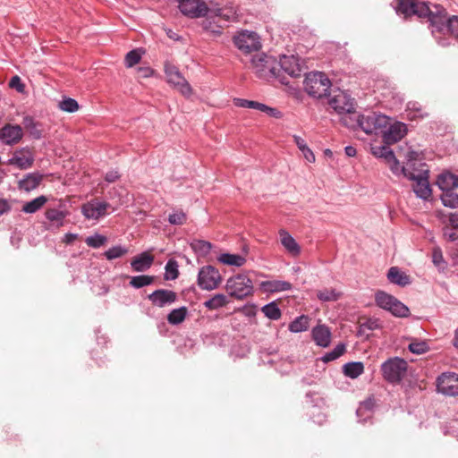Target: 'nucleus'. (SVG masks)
I'll use <instances>...</instances> for the list:
<instances>
[{"label":"nucleus","mask_w":458,"mask_h":458,"mask_svg":"<svg viewBox=\"0 0 458 458\" xmlns=\"http://www.w3.org/2000/svg\"><path fill=\"white\" fill-rule=\"evenodd\" d=\"M408 349L412 353L422 354V353H425L426 352H428V346L425 341H412L409 344Z\"/></svg>","instance_id":"nucleus-50"},{"label":"nucleus","mask_w":458,"mask_h":458,"mask_svg":"<svg viewBox=\"0 0 458 458\" xmlns=\"http://www.w3.org/2000/svg\"><path fill=\"white\" fill-rule=\"evenodd\" d=\"M9 163L16 165L20 169H28L33 165L34 155L30 149L21 148L13 154Z\"/></svg>","instance_id":"nucleus-21"},{"label":"nucleus","mask_w":458,"mask_h":458,"mask_svg":"<svg viewBox=\"0 0 458 458\" xmlns=\"http://www.w3.org/2000/svg\"><path fill=\"white\" fill-rule=\"evenodd\" d=\"M280 242L284 249L293 257L301 253V247L294 238L284 229L279 231Z\"/></svg>","instance_id":"nucleus-23"},{"label":"nucleus","mask_w":458,"mask_h":458,"mask_svg":"<svg viewBox=\"0 0 458 458\" xmlns=\"http://www.w3.org/2000/svg\"><path fill=\"white\" fill-rule=\"evenodd\" d=\"M128 253V250L123 248L122 246H114L110 248L108 250L105 252V256L108 260H112L120 257L124 256Z\"/></svg>","instance_id":"nucleus-49"},{"label":"nucleus","mask_w":458,"mask_h":458,"mask_svg":"<svg viewBox=\"0 0 458 458\" xmlns=\"http://www.w3.org/2000/svg\"><path fill=\"white\" fill-rule=\"evenodd\" d=\"M76 239H77V234H73V233H66V234H65V236H64V242L66 244H71V243H72Z\"/></svg>","instance_id":"nucleus-64"},{"label":"nucleus","mask_w":458,"mask_h":458,"mask_svg":"<svg viewBox=\"0 0 458 458\" xmlns=\"http://www.w3.org/2000/svg\"><path fill=\"white\" fill-rule=\"evenodd\" d=\"M154 260V256L148 252H143L132 259L131 266L136 272H143L148 269Z\"/></svg>","instance_id":"nucleus-25"},{"label":"nucleus","mask_w":458,"mask_h":458,"mask_svg":"<svg viewBox=\"0 0 458 458\" xmlns=\"http://www.w3.org/2000/svg\"><path fill=\"white\" fill-rule=\"evenodd\" d=\"M345 352V345L343 344H337L333 351L327 352L325 354V356L322 358V360L324 362H329L332 360H335L338 359L340 356H342Z\"/></svg>","instance_id":"nucleus-45"},{"label":"nucleus","mask_w":458,"mask_h":458,"mask_svg":"<svg viewBox=\"0 0 458 458\" xmlns=\"http://www.w3.org/2000/svg\"><path fill=\"white\" fill-rule=\"evenodd\" d=\"M233 43L235 47L249 58L252 53L259 52L262 47L259 36L250 30H242L233 36Z\"/></svg>","instance_id":"nucleus-5"},{"label":"nucleus","mask_w":458,"mask_h":458,"mask_svg":"<svg viewBox=\"0 0 458 458\" xmlns=\"http://www.w3.org/2000/svg\"><path fill=\"white\" fill-rule=\"evenodd\" d=\"M165 271L169 276L166 279H176L178 277L179 272L177 269V263L173 260H169L165 265Z\"/></svg>","instance_id":"nucleus-53"},{"label":"nucleus","mask_w":458,"mask_h":458,"mask_svg":"<svg viewBox=\"0 0 458 458\" xmlns=\"http://www.w3.org/2000/svg\"><path fill=\"white\" fill-rule=\"evenodd\" d=\"M22 129H24L30 136L35 140H38L43 135V129L41 123L36 122L30 116H25L22 120Z\"/></svg>","instance_id":"nucleus-28"},{"label":"nucleus","mask_w":458,"mask_h":458,"mask_svg":"<svg viewBox=\"0 0 458 458\" xmlns=\"http://www.w3.org/2000/svg\"><path fill=\"white\" fill-rule=\"evenodd\" d=\"M225 288L230 296L239 300H242L253 293L252 281L246 275L242 274L229 278Z\"/></svg>","instance_id":"nucleus-7"},{"label":"nucleus","mask_w":458,"mask_h":458,"mask_svg":"<svg viewBox=\"0 0 458 458\" xmlns=\"http://www.w3.org/2000/svg\"><path fill=\"white\" fill-rule=\"evenodd\" d=\"M47 201V197L39 196L31 201L25 203L22 207V211L24 213L32 214L39 210Z\"/></svg>","instance_id":"nucleus-34"},{"label":"nucleus","mask_w":458,"mask_h":458,"mask_svg":"<svg viewBox=\"0 0 458 458\" xmlns=\"http://www.w3.org/2000/svg\"><path fill=\"white\" fill-rule=\"evenodd\" d=\"M179 9L185 14L191 17H200L208 15V7L200 4L199 0H179Z\"/></svg>","instance_id":"nucleus-15"},{"label":"nucleus","mask_w":458,"mask_h":458,"mask_svg":"<svg viewBox=\"0 0 458 458\" xmlns=\"http://www.w3.org/2000/svg\"><path fill=\"white\" fill-rule=\"evenodd\" d=\"M407 106H408V109L416 111L418 113V115L420 117H423L424 115L427 114L426 113H424L423 108L417 103L410 102V103H408Z\"/></svg>","instance_id":"nucleus-59"},{"label":"nucleus","mask_w":458,"mask_h":458,"mask_svg":"<svg viewBox=\"0 0 458 458\" xmlns=\"http://www.w3.org/2000/svg\"><path fill=\"white\" fill-rule=\"evenodd\" d=\"M387 278L391 283L401 286L410 284L409 276L396 267H393L388 270Z\"/></svg>","instance_id":"nucleus-29"},{"label":"nucleus","mask_w":458,"mask_h":458,"mask_svg":"<svg viewBox=\"0 0 458 458\" xmlns=\"http://www.w3.org/2000/svg\"><path fill=\"white\" fill-rule=\"evenodd\" d=\"M262 312L270 319L277 320L281 318V310L278 308L277 304L275 302H271L267 305H265L262 308Z\"/></svg>","instance_id":"nucleus-41"},{"label":"nucleus","mask_w":458,"mask_h":458,"mask_svg":"<svg viewBox=\"0 0 458 458\" xmlns=\"http://www.w3.org/2000/svg\"><path fill=\"white\" fill-rule=\"evenodd\" d=\"M59 108L64 112L73 113L79 109L78 102L71 98H64L58 105Z\"/></svg>","instance_id":"nucleus-47"},{"label":"nucleus","mask_w":458,"mask_h":458,"mask_svg":"<svg viewBox=\"0 0 458 458\" xmlns=\"http://www.w3.org/2000/svg\"><path fill=\"white\" fill-rule=\"evenodd\" d=\"M208 18L217 17L220 20L225 21H237L238 13L236 7L233 5H225L224 7H217L213 9H208Z\"/></svg>","instance_id":"nucleus-20"},{"label":"nucleus","mask_w":458,"mask_h":458,"mask_svg":"<svg viewBox=\"0 0 458 458\" xmlns=\"http://www.w3.org/2000/svg\"><path fill=\"white\" fill-rule=\"evenodd\" d=\"M165 72L167 81L173 84L177 89L185 97H190L192 93V89L185 78L181 74L178 68L174 64L165 63Z\"/></svg>","instance_id":"nucleus-12"},{"label":"nucleus","mask_w":458,"mask_h":458,"mask_svg":"<svg viewBox=\"0 0 458 458\" xmlns=\"http://www.w3.org/2000/svg\"><path fill=\"white\" fill-rule=\"evenodd\" d=\"M11 209L9 202L4 199H0V216L8 212Z\"/></svg>","instance_id":"nucleus-60"},{"label":"nucleus","mask_w":458,"mask_h":458,"mask_svg":"<svg viewBox=\"0 0 458 458\" xmlns=\"http://www.w3.org/2000/svg\"><path fill=\"white\" fill-rule=\"evenodd\" d=\"M437 184L444 191L454 190L458 187V176L446 172L438 175Z\"/></svg>","instance_id":"nucleus-27"},{"label":"nucleus","mask_w":458,"mask_h":458,"mask_svg":"<svg viewBox=\"0 0 458 458\" xmlns=\"http://www.w3.org/2000/svg\"><path fill=\"white\" fill-rule=\"evenodd\" d=\"M293 141L299 148V149L302 152L304 157L307 161L312 163L315 161V156L313 152L310 149V148L307 146L305 140L297 135L293 136Z\"/></svg>","instance_id":"nucleus-39"},{"label":"nucleus","mask_w":458,"mask_h":458,"mask_svg":"<svg viewBox=\"0 0 458 458\" xmlns=\"http://www.w3.org/2000/svg\"><path fill=\"white\" fill-rule=\"evenodd\" d=\"M119 178V174L116 171L108 172L106 174V181L108 182H114Z\"/></svg>","instance_id":"nucleus-63"},{"label":"nucleus","mask_w":458,"mask_h":458,"mask_svg":"<svg viewBox=\"0 0 458 458\" xmlns=\"http://www.w3.org/2000/svg\"><path fill=\"white\" fill-rule=\"evenodd\" d=\"M305 91L313 98H321L327 95L331 87L328 77L321 72H312L306 75L304 80Z\"/></svg>","instance_id":"nucleus-4"},{"label":"nucleus","mask_w":458,"mask_h":458,"mask_svg":"<svg viewBox=\"0 0 458 458\" xmlns=\"http://www.w3.org/2000/svg\"><path fill=\"white\" fill-rule=\"evenodd\" d=\"M110 207L108 202L95 198L81 206V213L87 219L98 220L107 215V209Z\"/></svg>","instance_id":"nucleus-13"},{"label":"nucleus","mask_w":458,"mask_h":458,"mask_svg":"<svg viewBox=\"0 0 458 458\" xmlns=\"http://www.w3.org/2000/svg\"><path fill=\"white\" fill-rule=\"evenodd\" d=\"M227 297L225 294L218 293L214 295L211 299L204 302V306L208 310H217L225 306L228 303Z\"/></svg>","instance_id":"nucleus-36"},{"label":"nucleus","mask_w":458,"mask_h":458,"mask_svg":"<svg viewBox=\"0 0 458 458\" xmlns=\"http://www.w3.org/2000/svg\"><path fill=\"white\" fill-rule=\"evenodd\" d=\"M402 171L406 177L415 181L413 191L418 197L428 199L431 196L428 169H422L421 172L417 174L408 172L405 167H403Z\"/></svg>","instance_id":"nucleus-10"},{"label":"nucleus","mask_w":458,"mask_h":458,"mask_svg":"<svg viewBox=\"0 0 458 458\" xmlns=\"http://www.w3.org/2000/svg\"><path fill=\"white\" fill-rule=\"evenodd\" d=\"M191 245L194 250L200 251L202 254L208 253L212 247L210 242L205 241H198Z\"/></svg>","instance_id":"nucleus-54"},{"label":"nucleus","mask_w":458,"mask_h":458,"mask_svg":"<svg viewBox=\"0 0 458 458\" xmlns=\"http://www.w3.org/2000/svg\"><path fill=\"white\" fill-rule=\"evenodd\" d=\"M407 362L401 358H390L381 365L383 377L389 383L397 384L406 375Z\"/></svg>","instance_id":"nucleus-6"},{"label":"nucleus","mask_w":458,"mask_h":458,"mask_svg":"<svg viewBox=\"0 0 458 458\" xmlns=\"http://www.w3.org/2000/svg\"><path fill=\"white\" fill-rule=\"evenodd\" d=\"M154 282V276L142 275L132 276L130 281V284L134 288H141L146 285H149Z\"/></svg>","instance_id":"nucleus-42"},{"label":"nucleus","mask_w":458,"mask_h":458,"mask_svg":"<svg viewBox=\"0 0 458 458\" xmlns=\"http://www.w3.org/2000/svg\"><path fill=\"white\" fill-rule=\"evenodd\" d=\"M66 214L64 212L55 208L47 209L46 211V217L51 222H55L58 227L63 225V220Z\"/></svg>","instance_id":"nucleus-43"},{"label":"nucleus","mask_w":458,"mask_h":458,"mask_svg":"<svg viewBox=\"0 0 458 458\" xmlns=\"http://www.w3.org/2000/svg\"><path fill=\"white\" fill-rule=\"evenodd\" d=\"M23 136L21 125L7 123L0 129V140L6 145L17 144Z\"/></svg>","instance_id":"nucleus-16"},{"label":"nucleus","mask_w":458,"mask_h":458,"mask_svg":"<svg viewBox=\"0 0 458 458\" xmlns=\"http://www.w3.org/2000/svg\"><path fill=\"white\" fill-rule=\"evenodd\" d=\"M9 86L11 88L16 89L17 91H19V92H23V90H24V84L21 83L20 77L17 75L13 76L11 79V81L9 82Z\"/></svg>","instance_id":"nucleus-56"},{"label":"nucleus","mask_w":458,"mask_h":458,"mask_svg":"<svg viewBox=\"0 0 458 458\" xmlns=\"http://www.w3.org/2000/svg\"><path fill=\"white\" fill-rule=\"evenodd\" d=\"M421 152L416 150H409L406 153V158L409 162L419 160L421 158Z\"/></svg>","instance_id":"nucleus-58"},{"label":"nucleus","mask_w":458,"mask_h":458,"mask_svg":"<svg viewBox=\"0 0 458 458\" xmlns=\"http://www.w3.org/2000/svg\"><path fill=\"white\" fill-rule=\"evenodd\" d=\"M342 293L334 288H325L317 292V297L322 301H335Z\"/></svg>","instance_id":"nucleus-37"},{"label":"nucleus","mask_w":458,"mask_h":458,"mask_svg":"<svg viewBox=\"0 0 458 458\" xmlns=\"http://www.w3.org/2000/svg\"><path fill=\"white\" fill-rule=\"evenodd\" d=\"M432 262L439 271H444L446 267L442 250L438 247H435L432 250Z\"/></svg>","instance_id":"nucleus-44"},{"label":"nucleus","mask_w":458,"mask_h":458,"mask_svg":"<svg viewBox=\"0 0 458 458\" xmlns=\"http://www.w3.org/2000/svg\"><path fill=\"white\" fill-rule=\"evenodd\" d=\"M454 230H456V228H453L450 225H445L443 229V233H444L445 238H446L447 240H449L451 242L457 240L458 234L456 233V232Z\"/></svg>","instance_id":"nucleus-55"},{"label":"nucleus","mask_w":458,"mask_h":458,"mask_svg":"<svg viewBox=\"0 0 458 458\" xmlns=\"http://www.w3.org/2000/svg\"><path fill=\"white\" fill-rule=\"evenodd\" d=\"M449 225L453 228L458 229V213H451L449 215Z\"/></svg>","instance_id":"nucleus-61"},{"label":"nucleus","mask_w":458,"mask_h":458,"mask_svg":"<svg viewBox=\"0 0 458 458\" xmlns=\"http://www.w3.org/2000/svg\"><path fill=\"white\" fill-rule=\"evenodd\" d=\"M262 112L267 113L271 117H275V118L282 117V113L278 109L267 106L265 104H264Z\"/></svg>","instance_id":"nucleus-57"},{"label":"nucleus","mask_w":458,"mask_h":458,"mask_svg":"<svg viewBox=\"0 0 458 458\" xmlns=\"http://www.w3.org/2000/svg\"><path fill=\"white\" fill-rule=\"evenodd\" d=\"M234 103L237 106L244 107V108H252L262 112V109L264 107V104L252 101V100H247L242 98H235Z\"/></svg>","instance_id":"nucleus-46"},{"label":"nucleus","mask_w":458,"mask_h":458,"mask_svg":"<svg viewBox=\"0 0 458 458\" xmlns=\"http://www.w3.org/2000/svg\"><path fill=\"white\" fill-rule=\"evenodd\" d=\"M310 318L308 316L301 315L296 318L289 325V330L293 333H300L306 331L309 328Z\"/></svg>","instance_id":"nucleus-35"},{"label":"nucleus","mask_w":458,"mask_h":458,"mask_svg":"<svg viewBox=\"0 0 458 458\" xmlns=\"http://www.w3.org/2000/svg\"><path fill=\"white\" fill-rule=\"evenodd\" d=\"M375 300L377 306L389 310L394 316L403 318L409 315V309L404 304L385 292H377Z\"/></svg>","instance_id":"nucleus-8"},{"label":"nucleus","mask_w":458,"mask_h":458,"mask_svg":"<svg viewBox=\"0 0 458 458\" xmlns=\"http://www.w3.org/2000/svg\"><path fill=\"white\" fill-rule=\"evenodd\" d=\"M187 220L186 214L182 210H177L171 214L168 217V221L171 225H183Z\"/></svg>","instance_id":"nucleus-52"},{"label":"nucleus","mask_w":458,"mask_h":458,"mask_svg":"<svg viewBox=\"0 0 458 458\" xmlns=\"http://www.w3.org/2000/svg\"><path fill=\"white\" fill-rule=\"evenodd\" d=\"M312 338L321 347H327L331 342L330 329L325 325H318L312 329Z\"/></svg>","instance_id":"nucleus-24"},{"label":"nucleus","mask_w":458,"mask_h":458,"mask_svg":"<svg viewBox=\"0 0 458 458\" xmlns=\"http://www.w3.org/2000/svg\"><path fill=\"white\" fill-rule=\"evenodd\" d=\"M395 11L398 14L409 18L416 15L418 18L430 22L431 25L443 24L446 10L440 5L430 7L421 0H397Z\"/></svg>","instance_id":"nucleus-1"},{"label":"nucleus","mask_w":458,"mask_h":458,"mask_svg":"<svg viewBox=\"0 0 458 458\" xmlns=\"http://www.w3.org/2000/svg\"><path fill=\"white\" fill-rule=\"evenodd\" d=\"M353 115L354 118L352 116L343 118L344 123L352 128L359 127L367 134L374 133L389 123V117L381 114L369 113L362 115L355 114Z\"/></svg>","instance_id":"nucleus-2"},{"label":"nucleus","mask_w":458,"mask_h":458,"mask_svg":"<svg viewBox=\"0 0 458 458\" xmlns=\"http://www.w3.org/2000/svg\"><path fill=\"white\" fill-rule=\"evenodd\" d=\"M152 70L149 67H140L138 69V73L140 77L148 78L152 74Z\"/></svg>","instance_id":"nucleus-62"},{"label":"nucleus","mask_w":458,"mask_h":458,"mask_svg":"<svg viewBox=\"0 0 458 458\" xmlns=\"http://www.w3.org/2000/svg\"><path fill=\"white\" fill-rule=\"evenodd\" d=\"M389 146L390 145L386 144L383 146H373L371 151L376 157L384 158L390 165L392 171L396 172L398 170L399 162Z\"/></svg>","instance_id":"nucleus-22"},{"label":"nucleus","mask_w":458,"mask_h":458,"mask_svg":"<svg viewBox=\"0 0 458 458\" xmlns=\"http://www.w3.org/2000/svg\"><path fill=\"white\" fill-rule=\"evenodd\" d=\"M441 200L445 207L452 208L458 207V194L454 190L444 191L441 194Z\"/></svg>","instance_id":"nucleus-40"},{"label":"nucleus","mask_w":458,"mask_h":458,"mask_svg":"<svg viewBox=\"0 0 458 458\" xmlns=\"http://www.w3.org/2000/svg\"><path fill=\"white\" fill-rule=\"evenodd\" d=\"M437 390L446 395H457L458 375L454 373L442 374L437 378Z\"/></svg>","instance_id":"nucleus-14"},{"label":"nucleus","mask_w":458,"mask_h":458,"mask_svg":"<svg viewBox=\"0 0 458 458\" xmlns=\"http://www.w3.org/2000/svg\"><path fill=\"white\" fill-rule=\"evenodd\" d=\"M107 242V239L104 235L94 234L92 236L87 237L85 242L88 246L91 248H99L104 245Z\"/></svg>","instance_id":"nucleus-48"},{"label":"nucleus","mask_w":458,"mask_h":458,"mask_svg":"<svg viewBox=\"0 0 458 458\" xmlns=\"http://www.w3.org/2000/svg\"><path fill=\"white\" fill-rule=\"evenodd\" d=\"M436 27L438 30H442L445 26L447 27V30L449 33L454 37L455 38H458V16H453L450 18H447V13L445 14V20L443 24L433 25Z\"/></svg>","instance_id":"nucleus-33"},{"label":"nucleus","mask_w":458,"mask_h":458,"mask_svg":"<svg viewBox=\"0 0 458 458\" xmlns=\"http://www.w3.org/2000/svg\"><path fill=\"white\" fill-rule=\"evenodd\" d=\"M218 261L228 266L242 267L245 264L246 259L239 254L224 253L217 258Z\"/></svg>","instance_id":"nucleus-32"},{"label":"nucleus","mask_w":458,"mask_h":458,"mask_svg":"<svg viewBox=\"0 0 458 458\" xmlns=\"http://www.w3.org/2000/svg\"><path fill=\"white\" fill-rule=\"evenodd\" d=\"M222 282V276L219 271L212 267H203L198 275L199 286L207 291H211L218 287Z\"/></svg>","instance_id":"nucleus-11"},{"label":"nucleus","mask_w":458,"mask_h":458,"mask_svg":"<svg viewBox=\"0 0 458 458\" xmlns=\"http://www.w3.org/2000/svg\"><path fill=\"white\" fill-rule=\"evenodd\" d=\"M278 64V70H277V77L280 76L279 72L281 71L284 72L288 75L292 77H299L301 74L302 68L301 64H299V60L293 56H286L284 55Z\"/></svg>","instance_id":"nucleus-17"},{"label":"nucleus","mask_w":458,"mask_h":458,"mask_svg":"<svg viewBox=\"0 0 458 458\" xmlns=\"http://www.w3.org/2000/svg\"><path fill=\"white\" fill-rule=\"evenodd\" d=\"M187 308L181 307L179 309L173 310L167 316V321L171 325H178L184 321L187 315Z\"/></svg>","instance_id":"nucleus-38"},{"label":"nucleus","mask_w":458,"mask_h":458,"mask_svg":"<svg viewBox=\"0 0 458 458\" xmlns=\"http://www.w3.org/2000/svg\"><path fill=\"white\" fill-rule=\"evenodd\" d=\"M407 133V126L405 123L396 122L390 125L383 134L384 143L392 145L401 140Z\"/></svg>","instance_id":"nucleus-18"},{"label":"nucleus","mask_w":458,"mask_h":458,"mask_svg":"<svg viewBox=\"0 0 458 458\" xmlns=\"http://www.w3.org/2000/svg\"><path fill=\"white\" fill-rule=\"evenodd\" d=\"M261 287L265 292L274 293L290 290L292 288V284L286 281L275 280L262 282Z\"/></svg>","instance_id":"nucleus-30"},{"label":"nucleus","mask_w":458,"mask_h":458,"mask_svg":"<svg viewBox=\"0 0 458 458\" xmlns=\"http://www.w3.org/2000/svg\"><path fill=\"white\" fill-rule=\"evenodd\" d=\"M141 54L140 49H134L127 53L125 56V64L128 67H132L140 60Z\"/></svg>","instance_id":"nucleus-51"},{"label":"nucleus","mask_w":458,"mask_h":458,"mask_svg":"<svg viewBox=\"0 0 458 458\" xmlns=\"http://www.w3.org/2000/svg\"><path fill=\"white\" fill-rule=\"evenodd\" d=\"M344 374L351 378H357L364 372V365L360 361L349 362L343 367Z\"/></svg>","instance_id":"nucleus-31"},{"label":"nucleus","mask_w":458,"mask_h":458,"mask_svg":"<svg viewBox=\"0 0 458 458\" xmlns=\"http://www.w3.org/2000/svg\"><path fill=\"white\" fill-rule=\"evenodd\" d=\"M176 299V293L166 289L156 290L148 295V300L152 302V304L160 308L174 303Z\"/></svg>","instance_id":"nucleus-19"},{"label":"nucleus","mask_w":458,"mask_h":458,"mask_svg":"<svg viewBox=\"0 0 458 458\" xmlns=\"http://www.w3.org/2000/svg\"><path fill=\"white\" fill-rule=\"evenodd\" d=\"M249 60L242 59L245 64L250 63V68L259 78L277 77L278 64L277 61L263 53H257L248 58Z\"/></svg>","instance_id":"nucleus-3"},{"label":"nucleus","mask_w":458,"mask_h":458,"mask_svg":"<svg viewBox=\"0 0 458 458\" xmlns=\"http://www.w3.org/2000/svg\"><path fill=\"white\" fill-rule=\"evenodd\" d=\"M43 177V174L39 173L28 174L22 180L19 181V189L25 191L35 190L42 182Z\"/></svg>","instance_id":"nucleus-26"},{"label":"nucleus","mask_w":458,"mask_h":458,"mask_svg":"<svg viewBox=\"0 0 458 458\" xmlns=\"http://www.w3.org/2000/svg\"><path fill=\"white\" fill-rule=\"evenodd\" d=\"M328 105L338 114H355L353 98L341 89L333 91V95L330 96L328 100Z\"/></svg>","instance_id":"nucleus-9"}]
</instances>
